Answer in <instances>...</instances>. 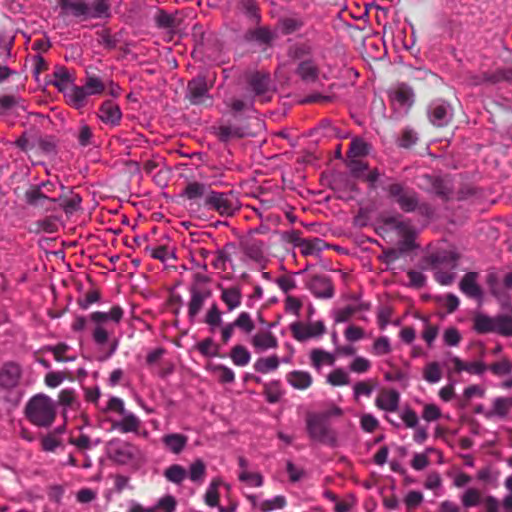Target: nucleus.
Returning <instances> with one entry per match:
<instances>
[{
    "label": "nucleus",
    "instance_id": "f257e3e1",
    "mask_svg": "<svg viewBox=\"0 0 512 512\" xmlns=\"http://www.w3.org/2000/svg\"><path fill=\"white\" fill-rule=\"evenodd\" d=\"M381 221L385 226L396 231L401 237L397 248H390L383 251V262L386 264H392L399 260L401 256L417 247L415 244L416 231L410 220H403L402 216L397 214L392 216H382Z\"/></svg>",
    "mask_w": 512,
    "mask_h": 512
},
{
    "label": "nucleus",
    "instance_id": "f03ea898",
    "mask_svg": "<svg viewBox=\"0 0 512 512\" xmlns=\"http://www.w3.org/2000/svg\"><path fill=\"white\" fill-rule=\"evenodd\" d=\"M25 416L34 426L48 428L56 419V403L46 394H37L26 403Z\"/></svg>",
    "mask_w": 512,
    "mask_h": 512
},
{
    "label": "nucleus",
    "instance_id": "7ed1b4c3",
    "mask_svg": "<svg viewBox=\"0 0 512 512\" xmlns=\"http://www.w3.org/2000/svg\"><path fill=\"white\" fill-rule=\"evenodd\" d=\"M203 206L222 217H231L240 209L239 200L233 191L219 192L212 189L207 194Z\"/></svg>",
    "mask_w": 512,
    "mask_h": 512
},
{
    "label": "nucleus",
    "instance_id": "20e7f679",
    "mask_svg": "<svg viewBox=\"0 0 512 512\" xmlns=\"http://www.w3.org/2000/svg\"><path fill=\"white\" fill-rule=\"evenodd\" d=\"M212 86L213 84L208 83L205 75H197L187 83L185 100L191 105L211 107L214 102L213 96L210 94Z\"/></svg>",
    "mask_w": 512,
    "mask_h": 512
},
{
    "label": "nucleus",
    "instance_id": "39448f33",
    "mask_svg": "<svg viewBox=\"0 0 512 512\" xmlns=\"http://www.w3.org/2000/svg\"><path fill=\"white\" fill-rule=\"evenodd\" d=\"M306 429L312 440L331 447L336 446V432L330 428L327 420H325V416H321L318 413H308L306 416Z\"/></svg>",
    "mask_w": 512,
    "mask_h": 512
},
{
    "label": "nucleus",
    "instance_id": "423d86ee",
    "mask_svg": "<svg viewBox=\"0 0 512 512\" xmlns=\"http://www.w3.org/2000/svg\"><path fill=\"white\" fill-rule=\"evenodd\" d=\"M124 315V310L121 306H113L109 312L95 311L90 314V320L95 323V328L92 333L93 340L98 345H104L108 341V331L104 324L108 321L119 323Z\"/></svg>",
    "mask_w": 512,
    "mask_h": 512
},
{
    "label": "nucleus",
    "instance_id": "0eeeda50",
    "mask_svg": "<svg viewBox=\"0 0 512 512\" xmlns=\"http://www.w3.org/2000/svg\"><path fill=\"white\" fill-rule=\"evenodd\" d=\"M384 190L387 192L388 197L393 199L403 212H415L418 208L419 196L415 190L407 188L398 182L387 185Z\"/></svg>",
    "mask_w": 512,
    "mask_h": 512
},
{
    "label": "nucleus",
    "instance_id": "6e6552de",
    "mask_svg": "<svg viewBox=\"0 0 512 512\" xmlns=\"http://www.w3.org/2000/svg\"><path fill=\"white\" fill-rule=\"evenodd\" d=\"M24 202L43 213L54 212L56 210L55 198L49 197L41 190V186L30 185L24 192Z\"/></svg>",
    "mask_w": 512,
    "mask_h": 512
},
{
    "label": "nucleus",
    "instance_id": "1a4fd4ad",
    "mask_svg": "<svg viewBox=\"0 0 512 512\" xmlns=\"http://www.w3.org/2000/svg\"><path fill=\"white\" fill-rule=\"evenodd\" d=\"M245 78L255 97H260V101L262 103L270 101L269 97H264L265 94L272 91V82L269 73L263 71H253L247 73Z\"/></svg>",
    "mask_w": 512,
    "mask_h": 512
},
{
    "label": "nucleus",
    "instance_id": "9d476101",
    "mask_svg": "<svg viewBox=\"0 0 512 512\" xmlns=\"http://www.w3.org/2000/svg\"><path fill=\"white\" fill-rule=\"evenodd\" d=\"M214 135L220 142L227 143L232 140L242 139L252 135L249 127L246 124H221L218 127H213Z\"/></svg>",
    "mask_w": 512,
    "mask_h": 512
},
{
    "label": "nucleus",
    "instance_id": "9b49d317",
    "mask_svg": "<svg viewBox=\"0 0 512 512\" xmlns=\"http://www.w3.org/2000/svg\"><path fill=\"white\" fill-rule=\"evenodd\" d=\"M22 376L21 366L13 361L5 362L0 368V387L4 390L15 388Z\"/></svg>",
    "mask_w": 512,
    "mask_h": 512
},
{
    "label": "nucleus",
    "instance_id": "f8f14e48",
    "mask_svg": "<svg viewBox=\"0 0 512 512\" xmlns=\"http://www.w3.org/2000/svg\"><path fill=\"white\" fill-rule=\"evenodd\" d=\"M290 330L293 337L297 341H305L312 337H317L325 333L326 328L322 321L304 325L301 322H294L290 325Z\"/></svg>",
    "mask_w": 512,
    "mask_h": 512
},
{
    "label": "nucleus",
    "instance_id": "ddd939ff",
    "mask_svg": "<svg viewBox=\"0 0 512 512\" xmlns=\"http://www.w3.org/2000/svg\"><path fill=\"white\" fill-rule=\"evenodd\" d=\"M98 118L110 127H117L121 123L122 111L120 106L112 100H105L98 109Z\"/></svg>",
    "mask_w": 512,
    "mask_h": 512
},
{
    "label": "nucleus",
    "instance_id": "4468645a",
    "mask_svg": "<svg viewBox=\"0 0 512 512\" xmlns=\"http://www.w3.org/2000/svg\"><path fill=\"white\" fill-rule=\"evenodd\" d=\"M307 287L317 298L330 299L334 295L332 282L330 278L325 275H314Z\"/></svg>",
    "mask_w": 512,
    "mask_h": 512
},
{
    "label": "nucleus",
    "instance_id": "2eb2a0df",
    "mask_svg": "<svg viewBox=\"0 0 512 512\" xmlns=\"http://www.w3.org/2000/svg\"><path fill=\"white\" fill-rule=\"evenodd\" d=\"M428 116L430 122L436 127H444L449 124L452 114L445 103H432L429 106Z\"/></svg>",
    "mask_w": 512,
    "mask_h": 512
},
{
    "label": "nucleus",
    "instance_id": "dca6fc26",
    "mask_svg": "<svg viewBox=\"0 0 512 512\" xmlns=\"http://www.w3.org/2000/svg\"><path fill=\"white\" fill-rule=\"evenodd\" d=\"M399 401L400 395L396 390H383L375 399V405L381 410L395 412L398 409Z\"/></svg>",
    "mask_w": 512,
    "mask_h": 512
},
{
    "label": "nucleus",
    "instance_id": "f3484780",
    "mask_svg": "<svg viewBox=\"0 0 512 512\" xmlns=\"http://www.w3.org/2000/svg\"><path fill=\"white\" fill-rule=\"evenodd\" d=\"M210 191L211 188L209 185L197 181H191L186 184L180 196L189 201H197L202 198L205 200Z\"/></svg>",
    "mask_w": 512,
    "mask_h": 512
},
{
    "label": "nucleus",
    "instance_id": "a211bd4d",
    "mask_svg": "<svg viewBox=\"0 0 512 512\" xmlns=\"http://www.w3.org/2000/svg\"><path fill=\"white\" fill-rule=\"evenodd\" d=\"M477 277L476 272H468L459 283L460 290L469 298L480 299L482 297V290L477 284Z\"/></svg>",
    "mask_w": 512,
    "mask_h": 512
},
{
    "label": "nucleus",
    "instance_id": "6ab92c4d",
    "mask_svg": "<svg viewBox=\"0 0 512 512\" xmlns=\"http://www.w3.org/2000/svg\"><path fill=\"white\" fill-rule=\"evenodd\" d=\"M56 204H58L66 214H73L80 209L82 197L70 190L68 193H63L59 197L55 198Z\"/></svg>",
    "mask_w": 512,
    "mask_h": 512
},
{
    "label": "nucleus",
    "instance_id": "aec40b11",
    "mask_svg": "<svg viewBox=\"0 0 512 512\" xmlns=\"http://www.w3.org/2000/svg\"><path fill=\"white\" fill-rule=\"evenodd\" d=\"M221 295L220 298L224 302L229 312L237 309L242 303V292L238 286H232L229 288H223L220 286Z\"/></svg>",
    "mask_w": 512,
    "mask_h": 512
},
{
    "label": "nucleus",
    "instance_id": "412c9836",
    "mask_svg": "<svg viewBox=\"0 0 512 512\" xmlns=\"http://www.w3.org/2000/svg\"><path fill=\"white\" fill-rule=\"evenodd\" d=\"M286 381L297 390H306L312 383V375L307 371L293 370L286 374Z\"/></svg>",
    "mask_w": 512,
    "mask_h": 512
},
{
    "label": "nucleus",
    "instance_id": "4be33fe9",
    "mask_svg": "<svg viewBox=\"0 0 512 512\" xmlns=\"http://www.w3.org/2000/svg\"><path fill=\"white\" fill-rule=\"evenodd\" d=\"M189 293L190 300L188 302V318L190 322H193L202 310L205 300L200 293V288L195 284L190 286Z\"/></svg>",
    "mask_w": 512,
    "mask_h": 512
},
{
    "label": "nucleus",
    "instance_id": "5701e85b",
    "mask_svg": "<svg viewBox=\"0 0 512 512\" xmlns=\"http://www.w3.org/2000/svg\"><path fill=\"white\" fill-rule=\"evenodd\" d=\"M251 344L257 351L262 352L277 348L278 340L271 332L264 331L256 333L251 339Z\"/></svg>",
    "mask_w": 512,
    "mask_h": 512
},
{
    "label": "nucleus",
    "instance_id": "b1692460",
    "mask_svg": "<svg viewBox=\"0 0 512 512\" xmlns=\"http://www.w3.org/2000/svg\"><path fill=\"white\" fill-rule=\"evenodd\" d=\"M188 437L180 433H171L162 437V443L173 454H180L186 447Z\"/></svg>",
    "mask_w": 512,
    "mask_h": 512
},
{
    "label": "nucleus",
    "instance_id": "393cba45",
    "mask_svg": "<svg viewBox=\"0 0 512 512\" xmlns=\"http://www.w3.org/2000/svg\"><path fill=\"white\" fill-rule=\"evenodd\" d=\"M60 8L64 11H71L74 17H87L90 14V8L84 1L58 0Z\"/></svg>",
    "mask_w": 512,
    "mask_h": 512
},
{
    "label": "nucleus",
    "instance_id": "a878e982",
    "mask_svg": "<svg viewBox=\"0 0 512 512\" xmlns=\"http://www.w3.org/2000/svg\"><path fill=\"white\" fill-rule=\"evenodd\" d=\"M473 329L478 334L496 332V317H489L484 314H477L473 318Z\"/></svg>",
    "mask_w": 512,
    "mask_h": 512
},
{
    "label": "nucleus",
    "instance_id": "bb28decb",
    "mask_svg": "<svg viewBox=\"0 0 512 512\" xmlns=\"http://www.w3.org/2000/svg\"><path fill=\"white\" fill-rule=\"evenodd\" d=\"M433 192L443 201H448L451 198L452 186L450 181L439 178L429 177Z\"/></svg>",
    "mask_w": 512,
    "mask_h": 512
},
{
    "label": "nucleus",
    "instance_id": "cd10ccee",
    "mask_svg": "<svg viewBox=\"0 0 512 512\" xmlns=\"http://www.w3.org/2000/svg\"><path fill=\"white\" fill-rule=\"evenodd\" d=\"M52 84L58 88L59 91L65 90L70 83L73 82V77L69 70L64 66H57L53 71Z\"/></svg>",
    "mask_w": 512,
    "mask_h": 512
},
{
    "label": "nucleus",
    "instance_id": "c85d7f7f",
    "mask_svg": "<svg viewBox=\"0 0 512 512\" xmlns=\"http://www.w3.org/2000/svg\"><path fill=\"white\" fill-rule=\"evenodd\" d=\"M121 421L113 423V428L122 433L137 432L140 427V420L134 414H124Z\"/></svg>",
    "mask_w": 512,
    "mask_h": 512
},
{
    "label": "nucleus",
    "instance_id": "c756f323",
    "mask_svg": "<svg viewBox=\"0 0 512 512\" xmlns=\"http://www.w3.org/2000/svg\"><path fill=\"white\" fill-rule=\"evenodd\" d=\"M280 364L279 358L277 355H271L265 358H259L253 364V368L256 372L267 374L271 371H275L278 369Z\"/></svg>",
    "mask_w": 512,
    "mask_h": 512
},
{
    "label": "nucleus",
    "instance_id": "7c9ffc66",
    "mask_svg": "<svg viewBox=\"0 0 512 512\" xmlns=\"http://www.w3.org/2000/svg\"><path fill=\"white\" fill-rule=\"evenodd\" d=\"M230 358L236 366H246L251 360V354L248 349L243 345H235L230 350Z\"/></svg>",
    "mask_w": 512,
    "mask_h": 512
},
{
    "label": "nucleus",
    "instance_id": "2f4dec72",
    "mask_svg": "<svg viewBox=\"0 0 512 512\" xmlns=\"http://www.w3.org/2000/svg\"><path fill=\"white\" fill-rule=\"evenodd\" d=\"M369 144L361 138H354L347 151V156L350 159L364 157L369 154Z\"/></svg>",
    "mask_w": 512,
    "mask_h": 512
},
{
    "label": "nucleus",
    "instance_id": "473e14b6",
    "mask_svg": "<svg viewBox=\"0 0 512 512\" xmlns=\"http://www.w3.org/2000/svg\"><path fill=\"white\" fill-rule=\"evenodd\" d=\"M325 242L318 237L305 238L301 244V254L304 256L315 255L323 250Z\"/></svg>",
    "mask_w": 512,
    "mask_h": 512
},
{
    "label": "nucleus",
    "instance_id": "72a5a7b5",
    "mask_svg": "<svg viewBox=\"0 0 512 512\" xmlns=\"http://www.w3.org/2000/svg\"><path fill=\"white\" fill-rule=\"evenodd\" d=\"M245 254L253 261L261 263L264 260L263 242L251 240L244 247Z\"/></svg>",
    "mask_w": 512,
    "mask_h": 512
},
{
    "label": "nucleus",
    "instance_id": "f704fd0d",
    "mask_svg": "<svg viewBox=\"0 0 512 512\" xmlns=\"http://www.w3.org/2000/svg\"><path fill=\"white\" fill-rule=\"evenodd\" d=\"M204 323L209 326L211 332H214L215 329L222 324V312L217 303L214 302L209 307L204 318Z\"/></svg>",
    "mask_w": 512,
    "mask_h": 512
},
{
    "label": "nucleus",
    "instance_id": "c9c22d12",
    "mask_svg": "<svg viewBox=\"0 0 512 512\" xmlns=\"http://www.w3.org/2000/svg\"><path fill=\"white\" fill-rule=\"evenodd\" d=\"M164 477L169 482H172L174 484H180L187 477V471L183 466L179 464H173L165 469Z\"/></svg>",
    "mask_w": 512,
    "mask_h": 512
},
{
    "label": "nucleus",
    "instance_id": "e433bc0d",
    "mask_svg": "<svg viewBox=\"0 0 512 512\" xmlns=\"http://www.w3.org/2000/svg\"><path fill=\"white\" fill-rule=\"evenodd\" d=\"M298 75L305 81H315L318 78V68L310 61H302L297 68Z\"/></svg>",
    "mask_w": 512,
    "mask_h": 512
},
{
    "label": "nucleus",
    "instance_id": "4c0bfd02",
    "mask_svg": "<svg viewBox=\"0 0 512 512\" xmlns=\"http://www.w3.org/2000/svg\"><path fill=\"white\" fill-rule=\"evenodd\" d=\"M83 86L89 96L100 95L105 90V85L102 80L98 76L92 74H87Z\"/></svg>",
    "mask_w": 512,
    "mask_h": 512
},
{
    "label": "nucleus",
    "instance_id": "58836bf2",
    "mask_svg": "<svg viewBox=\"0 0 512 512\" xmlns=\"http://www.w3.org/2000/svg\"><path fill=\"white\" fill-rule=\"evenodd\" d=\"M509 410H510V406H509L507 398L497 397L493 401V409L489 412H486L485 417L488 419L492 418L493 416H499L501 418H504L507 416Z\"/></svg>",
    "mask_w": 512,
    "mask_h": 512
},
{
    "label": "nucleus",
    "instance_id": "ea45409f",
    "mask_svg": "<svg viewBox=\"0 0 512 512\" xmlns=\"http://www.w3.org/2000/svg\"><path fill=\"white\" fill-rule=\"evenodd\" d=\"M263 387H264L263 393L266 397V400L269 403L274 404V403H277L281 399L282 392L280 389V381L274 380V381H271L268 383H264Z\"/></svg>",
    "mask_w": 512,
    "mask_h": 512
},
{
    "label": "nucleus",
    "instance_id": "a19ab883",
    "mask_svg": "<svg viewBox=\"0 0 512 512\" xmlns=\"http://www.w3.org/2000/svg\"><path fill=\"white\" fill-rule=\"evenodd\" d=\"M247 39L254 40L260 44H268L272 41L273 35L269 28L258 27L247 32Z\"/></svg>",
    "mask_w": 512,
    "mask_h": 512
},
{
    "label": "nucleus",
    "instance_id": "79ce46f5",
    "mask_svg": "<svg viewBox=\"0 0 512 512\" xmlns=\"http://www.w3.org/2000/svg\"><path fill=\"white\" fill-rule=\"evenodd\" d=\"M196 349L205 357H215L218 355L219 347L213 339L208 337L196 344Z\"/></svg>",
    "mask_w": 512,
    "mask_h": 512
},
{
    "label": "nucleus",
    "instance_id": "37998d69",
    "mask_svg": "<svg viewBox=\"0 0 512 512\" xmlns=\"http://www.w3.org/2000/svg\"><path fill=\"white\" fill-rule=\"evenodd\" d=\"M423 378L431 384L439 382L442 378L439 364L437 362L428 363L424 368Z\"/></svg>",
    "mask_w": 512,
    "mask_h": 512
},
{
    "label": "nucleus",
    "instance_id": "c03bdc74",
    "mask_svg": "<svg viewBox=\"0 0 512 512\" xmlns=\"http://www.w3.org/2000/svg\"><path fill=\"white\" fill-rule=\"evenodd\" d=\"M282 33L285 35L292 34L300 30L304 26V22L300 18L287 17L280 21Z\"/></svg>",
    "mask_w": 512,
    "mask_h": 512
},
{
    "label": "nucleus",
    "instance_id": "a18cd8bd",
    "mask_svg": "<svg viewBox=\"0 0 512 512\" xmlns=\"http://www.w3.org/2000/svg\"><path fill=\"white\" fill-rule=\"evenodd\" d=\"M312 365L315 368H319L323 363L332 365L334 363V357L321 349H313L310 354Z\"/></svg>",
    "mask_w": 512,
    "mask_h": 512
},
{
    "label": "nucleus",
    "instance_id": "49530a36",
    "mask_svg": "<svg viewBox=\"0 0 512 512\" xmlns=\"http://www.w3.org/2000/svg\"><path fill=\"white\" fill-rule=\"evenodd\" d=\"M206 475V466L203 460L197 459L191 465L189 469V478L193 482H202Z\"/></svg>",
    "mask_w": 512,
    "mask_h": 512
},
{
    "label": "nucleus",
    "instance_id": "de8ad7c7",
    "mask_svg": "<svg viewBox=\"0 0 512 512\" xmlns=\"http://www.w3.org/2000/svg\"><path fill=\"white\" fill-rule=\"evenodd\" d=\"M225 105L230 109L231 113L235 118H237V114L252 109L253 107V101L246 102L244 100L238 99V98H232L230 100H226Z\"/></svg>",
    "mask_w": 512,
    "mask_h": 512
},
{
    "label": "nucleus",
    "instance_id": "09e8293b",
    "mask_svg": "<svg viewBox=\"0 0 512 512\" xmlns=\"http://www.w3.org/2000/svg\"><path fill=\"white\" fill-rule=\"evenodd\" d=\"M155 21L159 28L173 29L178 26L176 18L164 10L158 11Z\"/></svg>",
    "mask_w": 512,
    "mask_h": 512
},
{
    "label": "nucleus",
    "instance_id": "8fccbe9b",
    "mask_svg": "<svg viewBox=\"0 0 512 512\" xmlns=\"http://www.w3.org/2000/svg\"><path fill=\"white\" fill-rule=\"evenodd\" d=\"M235 328H239L245 333H250L254 330V322L248 312H241L238 317L233 321Z\"/></svg>",
    "mask_w": 512,
    "mask_h": 512
},
{
    "label": "nucleus",
    "instance_id": "3c124183",
    "mask_svg": "<svg viewBox=\"0 0 512 512\" xmlns=\"http://www.w3.org/2000/svg\"><path fill=\"white\" fill-rule=\"evenodd\" d=\"M412 80L419 85L423 82L430 86L437 81V76L428 70L416 69L413 72Z\"/></svg>",
    "mask_w": 512,
    "mask_h": 512
},
{
    "label": "nucleus",
    "instance_id": "603ef678",
    "mask_svg": "<svg viewBox=\"0 0 512 512\" xmlns=\"http://www.w3.org/2000/svg\"><path fill=\"white\" fill-rule=\"evenodd\" d=\"M462 504L466 508L477 506L481 501V493L475 488H469L462 495Z\"/></svg>",
    "mask_w": 512,
    "mask_h": 512
},
{
    "label": "nucleus",
    "instance_id": "864d4df0",
    "mask_svg": "<svg viewBox=\"0 0 512 512\" xmlns=\"http://www.w3.org/2000/svg\"><path fill=\"white\" fill-rule=\"evenodd\" d=\"M327 381L332 386H344L349 384V376L343 369L338 368L328 375Z\"/></svg>",
    "mask_w": 512,
    "mask_h": 512
},
{
    "label": "nucleus",
    "instance_id": "5fc2aeb1",
    "mask_svg": "<svg viewBox=\"0 0 512 512\" xmlns=\"http://www.w3.org/2000/svg\"><path fill=\"white\" fill-rule=\"evenodd\" d=\"M220 483V480L214 479L206 493H205V502L210 507H215L219 503V493H218V485Z\"/></svg>",
    "mask_w": 512,
    "mask_h": 512
},
{
    "label": "nucleus",
    "instance_id": "6e6d98bb",
    "mask_svg": "<svg viewBox=\"0 0 512 512\" xmlns=\"http://www.w3.org/2000/svg\"><path fill=\"white\" fill-rule=\"evenodd\" d=\"M286 498L278 495L271 500H265L260 504L262 512H270L275 509H283L286 506Z\"/></svg>",
    "mask_w": 512,
    "mask_h": 512
},
{
    "label": "nucleus",
    "instance_id": "4d7b16f0",
    "mask_svg": "<svg viewBox=\"0 0 512 512\" xmlns=\"http://www.w3.org/2000/svg\"><path fill=\"white\" fill-rule=\"evenodd\" d=\"M101 298V293L98 289L88 291L83 298H78L77 303L83 310L88 309L92 304L98 302Z\"/></svg>",
    "mask_w": 512,
    "mask_h": 512
},
{
    "label": "nucleus",
    "instance_id": "13d9d810",
    "mask_svg": "<svg viewBox=\"0 0 512 512\" xmlns=\"http://www.w3.org/2000/svg\"><path fill=\"white\" fill-rule=\"evenodd\" d=\"M48 351L53 353L54 359L57 362H69L73 361L74 357H65L64 354L68 351L69 346L65 343H58L55 346H49L46 348Z\"/></svg>",
    "mask_w": 512,
    "mask_h": 512
},
{
    "label": "nucleus",
    "instance_id": "bf43d9fd",
    "mask_svg": "<svg viewBox=\"0 0 512 512\" xmlns=\"http://www.w3.org/2000/svg\"><path fill=\"white\" fill-rule=\"evenodd\" d=\"M214 371L217 372L218 380L221 383L229 384V383H233L235 380L234 371L231 368H229L223 364L215 365Z\"/></svg>",
    "mask_w": 512,
    "mask_h": 512
},
{
    "label": "nucleus",
    "instance_id": "052dcab7",
    "mask_svg": "<svg viewBox=\"0 0 512 512\" xmlns=\"http://www.w3.org/2000/svg\"><path fill=\"white\" fill-rule=\"evenodd\" d=\"M92 138L93 131L91 127L87 124L82 123L79 127V131L77 134L78 143L83 147L90 146L92 145Z\"/></svg>",
    "mask_w": 512,
    "mask_h": 512
},
{
    "label": "nucleus",
    "instance_id": "680f3d73",
    "mask_svg": "<svg viewBox=\"0 0 512 512\" xmlns=\"http://www.w3.org/2000/svg\"><path fill=\"white\" fill-rule=\"evenodd\" d=\"M238 478L242 482H246L250 486L261 487L263 485V477L259 473H251L247 470L240 471Z\"/></svg>",
    "mask_w": 512,
    "mask_h": 512
},
{
    "label": "nucleus",
    "instance_id": "e2e57ef3",
    "mask_svg": "<svg viewBox=\"0 0 512 512\" xmlns=\"http://www.w3.org/2000/svg\"><path fill=\"white\" fill-rule=\"evenodd\" d=\"M361 308V306L348 305L342 309L337 310L335 313V322H347L356 312L361 311Z\"/></svg>",
    "mask_w": 512,
    "mask_h": 512
},
{
    "label": "nucleus",
    "instance_id": "0e129e2a",
    "mask_svg": "<svg viewBox=\"0 0 512 512\" xmlns=\"http://www.w3.org/2000/svg\"><path fill=\"white\" fill-rule=\"evenodd\" d=\"M490 371L497 376H503L511 373L512 363L508 359H503L489 366Z\"/></svg>",
    "mask_w": 512,
    "mask_h": 512
},
{
    "label": "nucleus",
    "instance_id": "69168bd1",
    "mask_svg": "<svg viewBox=\"0 0 512 512\" xmlns=\"http://www.w3.org/2000/svg\"><path fill=\"white\" fill-rule=\"evenodd\" d=\"M88 96L89 95L84 89V86H74L70 94L71 100L77 107L84 106Z\"/></svg>",
    "mask_w": 512,
    "mask_h": 512
},
{
    "label": "nucleus",
    "instance_id": "338daca9",
    "mask_svg": "<svg viewBox=\"0 0 512 512\" xmlns=\"http://www.w3.org/2000/svg\"><path fill=\"white\" fill-rule=\"evenodd\" d=\"M76 401V393L74 389L67 388L59 392L58 403L64 407H71Z\"/></svg>",
    "mask_w": 512,
    "mask_h": 512
},
{
    "label": "nucleus",
    "instance_id": "774afa93",
    "mask_svg": "<svg viewBox=\"0 0 512 512\" xmlns=\"http://www.w3.org/2000/svg\"><path fill=\"white\" fill-rule=\"evenodd\" d=\"M361 428L368 433L375 431L379 426V421L372 414H363L360 419Z\"/></svg>",
    "mask_w": 512,
    "mask_h": 512
}]
</instances>
